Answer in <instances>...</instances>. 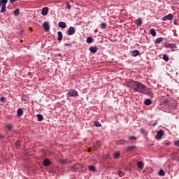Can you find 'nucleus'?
Masks as SVG:
<instances>
[{"mask_svg": "<svg viewBox=\"0 0 179 179\" xmlns=\"http://www.w3.org/2000/svg\"><path fill=\"white\" fill-rule=\"evenodd\" d=\"M60 164H68V159H60L59 160Z\"/></svg>", "mask_w": 179, "mask_h": 179, "instance_id": "6ab92c4d", "label": "nucleus"}, {"mask_svg": "<svg viewBox=\"0 0 179 179\" xmlns=\"http://www.w3.org/2000/svg\"><path fill=\"white\" fill-rule=\"evenodd\" d=\"M43 163L45 167H48V166H50L51 164V161L49 159H45Z\"/></svg>", "mask_w": 179, "mask_h": 179, "instance_id": "1a4fd4ad", "label": "nucleus"}, {"mask_svg": "<svg viewBox=\"0 0 179 179\" xmlns=\"http://www.w3.org/2000/svg\"><path fill=\"white\" fill-rule=\"evenodd\" d=\"M136 26H142V19L138 18Z\"/></svg>", "mask_w": 179, "mask_h": 179, "instance_id": "c85d7f7f", "label": "nucleus"}, {"mask_svg": "<svg viewBox=\"0 0 179 179\" xmlns=\"http://www.w3.org/2000/svg\"><path fill=\"white\" fill-rule=\"evenodd\" d=\"M159 176H161L162 177H164V176H166V173L163 170H159L158 172Z\"/></svg>", "mask_w": 179, "mask_h": 179, "instance_id": "bb28decb", "label": "nucleus"}, {"mask_svg": "<svg viewBox=\"0 0 179 179\" xmlns=\"http://www.w3.org/2000/svg\"><path fill=\"white\" fill-rule=\"evenodd\" d=\"M165 48H171L172 51H176V48H177V45L173 43H165Z\"/></svg>", "mask_w": 179, "mask_h": 179, "instance_id": "20e7f679", "label": "nucleus"}, {"mask_svg": "<svg viewBox=\"0 0 179 179\" xmlns=\"http://www.w3.org/2000/svg\"><path fill=\"white\" fill-rule=\"evenodd\" d=\"M1 136L0 135V138H1Z\"/></svg>", "mask_w": 179, "mask_h": 179, "instance_id": "3c124183", "label": "nucleus"}, {"mask_svg": "<svg viewBox=\"0 0 179 179\" xmlns=\"http://www.w3.org/2000/svg\"><path fill=\"white\" fill-rule=\"evenodd\" d=\"M129 141H136V137L134 136H130L129 138Z\"/></svg>", "mask_w": 179, "mask_h": 179, "instance_id": "4c0bfd02", "label": "nucleus"}, {"mask_svg": "<svg viewBox=\"0 0 179 179\" xmlns=\"http://www.w3.org/2000/svg\"><path fill=\"white\" fill-rule=\"evenodd\" d=\"M117 175L119 176V177H124V176H125V174L124 173V172L121 171H117Z\"/></svg>", "mask_w": 179, "mask_h": 179, "instance_id": "7c9ffc66", "label": "nucleus"}, {"mask_svg": "<svg viewBox=\"0 0 179 179\" xmlns=\"http://www.w3.org/2000/svg\"><path fill=\"white\" fill-rule=\"evenodd\" d=\"M37 118H38V121H43V120H44V117L43 116V115L41 114H38L36 115Z\"/></svg>", "mask_w": 179, "mask_h": 179, "instance_id": "412c9836", "label": "nucleus"}, {"mask_svg": "<svg viewBox=\"0 0 179 179\" xmlns=\"http://www.w3.org/2000/svg\"><path fill=\"white\" fill-rule=\"evenodd\" d=\"M22 115H23V109L20 108L17 110V116L22 117Z\"/></svg>", "mask_w": 179, "mask_h": 179, "instance_id": "2eb2a0df", "label": "nucleus"}, {"mask_svg": "<svg viewBox=\"0 0 179 179\" xmlns=\"http://www.w3.org/2000/svg\"><path fill=\"white\" fill-rule=\"evenodd\" d=\"M97 50H99L97 46H91L90 48V51L92 52V54H96V52H97Z\"/></svg>", "mask_w": 179, "mask_h": 179, "instance_id": "9d476101", "label": "nucleus"}, {"mask_svg": "<svg viewBox=\"0 0 179 179\" xmlns=\"http://www.w3.org/2000/svg\"><path fill=\"white\" fill-rule=\"evenodd\" d=\"M17 1V0H10V3H11V5H13Z\"/></svg>", "mask_w": 179, "mask_h": 179, "instance_id": "c03bdc74", "label": "nucleus"}, {"mask_svg": "<svg viewBox=\"0 0 179 179\" xmlns=\"http://www.w3.org/2000/svg\"><path fill=\"white\" fill-rule=\"evenodd\" d=\"M94 125L95 127H101V123H100L99 121H94Z\"/></svg>", "mask_w": 179, "mask_h": 179, "instance_id": "72a5a7b5", "label": "nucleus"}, {"mask_svg": "<svg viewBox=\"0 0 179 179\" xmlns=\"http://www.w3.org/2000/svg\"><path fill=\"white\" fill-rule=\"evenodd\" d=\"M57 57H62V54L61 53L57 54Z\"/></svg>", "mask_w": 179, "mask_h": 179, "instance_id": "a18cd8bd", "label": "nucleus"}, {"mask_svg": "<svg viewBox=\"0 0 179 179\" xmlns=\"http://www.w3.org/2000/svg\"><path fill=\"white\" fill-rule=\"evenodd\" d=\"M150 33L153 36V37H156V30L155 29H151L150 30Z\"/></svg>", "mask_w": 179, "mask_h": 179, "instance_id": "b1692460", "label": "nucleus"}, {"mask_svg": "<svg viewBox=\"0 0 179 179\" xmlns=\"http://www.w3.org/2000/svg\"><path fill=\"white\" fill-rule=\"evenodd\" d=\"M163 59L164 61H169L170 59L169 58V56L166 54H165L163 55Z\"/></svg>", "mask_w": 179, "mask_h": 179, "instance_id": "473e14b6", "label": "nucleus"}, {"mask_svg": "<svg viewBox=\"0 0 179 179\" xmlns=\"http://www.w3.org/2000/svg\"><path fill=\"white\" fill-rule=\"evenodd\" d=\"M29 75H31V72H29Z\"/></svg>", "mask_w": 179, "mask_h": 179, "instance_id": "8fccbe9b", "label": "nucleus"}, {"mask_svg": "<svg viewBox=\"0 0 179 179\" xmlns=\"http://www.w3.org/2000/svg\"><path fill=\"white\" fill-rule=\"evenodd\" d=\"M43 27L45 29V31H50V24H48V22H45L43 24Z\"/></svg>", "mask_w": 179, "mask_h": 179, "instance_id": "f8f14e48", "label": "nucleus"}, {"mask_svg": "<svg viewBox=\"0 0 179 179\" xmlns=\"http://www.w3.org/2000/svg\"><path fill=\"white\" fill-rule=\"evenodd\" d=\"M89 169L91 171L96 173V166H94V165H91Z\"/></svg>", "mask_w": 179, "mask_h": 179, "instance_id": "cd10ccee", "label": "nucleus"}, {"mask_svg": "<svg viewBox=\"0 0 179 179\" xmlns=\"http://www.w3.org/2000/svg\"><path fill=\"white\" fill-rule=\"evenodd\" d=\"M137 167L138 169H143V162H142V161L138 162H137Z\"/></svg>", "mask_w": 179, "mask_h": 179, "instance_id": "aec40b11", "label": "nucleus"}, {"mask_svg": "<svg viewBox=\"0 0 179 179\" xmlns=\"http://www.w3.org/2000/svg\"><path fill=\"white\" fill-rule=\"evenodd\" d=\"M131 54H132L133 57H138V55H139V54H140V52L138 50H135L131 51Z\"/></svg>", "mask_w": 179, "mask_h": 179, "instance_id": "f3484780", "label": "nucleus"}, {"mask_svg": "<svg viewBox=\"0 0 179 179\" xmlns=\"http://www.w3.org/2000/svg\"><path fill=\"white\" fill-rule=\"evenodd\" d=\"M75 27H70L67 31L68 36H73V34L76 33Z\"/></svg>", "mask_w": 179, "mask_h": 179, "instance_id": "423d86ee", "label": "nucleus"}, {"mask_svg": "<svg viewBox=\"0 0 179 179\" xmlns=\"http://www.w3.org/2000/svg\"><path fill=\"white\" fill-rule=\"evenodd\" d=\"M107 27V24H106V22H103L101 24V29H106Z\"/></svg>", "mask_w": 179, "mask_h": 179, "instance_id": "c756f323", "label": "nucleus"}, {"mask_svg": "<svg viewBox=\"0 0 179 179\" xmlns=\"http://www.w3.org/2000/svg\"><path fill=\"white\" fill-rule=\"evenodd\" d=\"M174 145H175V146H177L178 148H179V141H176L174 142Z\"/></svg>", "mask_w": 179, "mask_h": 179, "instance_id": "79ce46f5", "label": "nucleus"}, {"mask_svg": "<svg viewBox=\"0 0 179 179\" xmlns=\"http://www.w3.org/2000/svg\"><path fill=\"white\" fill-rule=\"evenodd\" d=\"M135 146L132 145V146H127V152H132L134 150V149H135Z\"/></svg>", "mask_w": 179, "mask_h": 179, "instance_id": "4be33fe9", "label": "nucleus"}, {"mask_svg": "<svg viewBox=\"0 0 179 179\" xmlns=\"http://www.w3.org/2000/svg\"><path fill=\"white\" fill-rule=\"evenodd\" d=\"M143 94H147V96H149V97H150L151 99H153V94L152 93V92H150V89H148L146 88V90L144 91V93H143Z\"/></svg>", "mask_w": 179, "mask_h": 179, "instance_id": "6e6552de", "label": "nucleus"}, {"mask_svg": "<svg viewBox=\"0 0 179 179\" xmlns=\"http://www.w3.org/2000/svg\"><path fill=\"white\" fill-rule=\"evenodd\" d=\"M127 143V141L125 140H119L116 141L117 145H125Z\"/></svg>", "mask_w": 179, "mask_h": 179, "instance_id": "dca6fc26", "label": "nucleus"}, {"mask_svg": "<svg viewBox=\"0 0 179 179\" xmlns=\"http://www.w3.org/2000/svg\"><path fill=\"white\" fill-rule=\"evenodd\" d=\"M87 44H92V43H93V38L90 36L87 38Z\"/></svg>", "mask_w": 179, "mask_h": 179, "instance_id": "a878e982", "label": "nucleus"}, {"mask_svg": "<svg viewBox=\"0 0 179 179\" xmlns=\"http://www.w3.org/2000/svg\"><path fill=\"white\" fill-rule=\"evenodd\" d=\"M141 134H146V130L144 128L141 129Z\"/></svg>", "mask_w": 179, "mask_h": 179, "instance_id": "a19ab883", "label": "nucleus"}, {"mask_svg": "<svg viewBox=\"0 0 179 179\" xmlns=\"http://www.w3.org/2000/svg\"><path fill=\"white\" fill-rule=\"evenodd\" d=\"M42 16H47L48 15V7H45L42 9Z\"/></svg>", "mask_w": 179, "mask_h": 179, "instance_id": "9b49d317", "label": "nucleus"}, {"mask_svg": "<svg viewBox=\"0 0 179 179\" xmlns=\"http://www.w3.org/2000/svg\"><path fill=\"white\" fill-rule=\"evenodd\" d=\"M58 26H59V27H60V29H65L66 27V23L61 21L59 22Z\"/></svg>", "mask_w": 179, "mask_h": 179, "instance_id": "4468645a", "label": "nucleus"}, {"mask_svg": "<svg viewBox=\"0 0 179 179\" xmlns=\"http://www.w3.org/2000/svg\"><path fill=\"white\" fill-rule=\"evenodd\" d=\"M165 145H166V146H169L170 143H166Z\"/></svg>", "mask_w": 179, "mask_h": 179, "instance_id": "49530a36", "label": "nucleus"}, {"mask_svg": "<svg viewBox=\"0 0 179 179\" xmlns=\"http://www.w3.org/2000/svg\"><path fill=\"white\" fill-rule=\"evenodd\" d=\"M67 95L69 97H78V96H79V93L75 90H70L69 92L67 93Z\"/></svg>", "mask_w": 179, "mask_h": 179, "instance_id": "7ed1b4c3", "label": "nucleus"}, {"mask_svg": "<svg viewBox=\"0 0 179 179\" xmlns=\"http://www.w3.org/2000/svg\"><path fill=\"white\" fill-rule=\"evenodd\" d=\"M126 85L128 87H131L132 90L138 93H145L146 87L141 82L134 81V80H128L126 81Z\"/></svg>", "mask_w": 179, "mask_h": 179, "instance_id": "f257e3e1", "label": "nucleus"}, {"mask_svg": "<svg viewBox=\"0 0 179 179\" xmlns=\"http://www.w3.org/2000/svg\"><path fill=\"white\" fill-rule=\"evenodd\" d=\"M118 157H120V153L117 152L115 153L114 159H118Z\"/></svg>", "mask_w": 179, "mask_h": 179, "instance_id": "e433bc0d", "label": "nucleus"}, {"mask_svg": "<svg viewBox=\"0 0 179 179\" xmlns=\"http://www.w3.org/2000/svg\"><path fill=\"white\" fill-rule=\"evenodd\" d=\"M162 41H163V38L159 37V38L156 39L155 44H160V43H162Z\"/></svg>", "mask_w": 179, "mask_h": 179, "instance_id": "393cba45", "label": "nucleus"}, {"mask_svg": "<svg viewBox=\"0 0 179 179\" xmlns=\"http://www.w3.org/2000/svg\"><path fill=\"white\" fill-rule=\"evenodd\" d=\"M18 1H20V0H18Z\"/></svg>", "mask_w": 179, "mask_h": 179, "instance_id": "603ef678", "label": "nucleus"}, {"mask_svg": "<svg viewBox=\"0 0 179 179\" xmlns=\"http://www.w3.org/2000/svg\"><path fill=\"white\" fill-rule=\"evenodd\" d=\"M6 128L8 129V131H12V129H13V125L7 124Z\"/></svg>", "mask_w": 179, "mask_h": 179, "instance_id": "2f4dec72", "label": "nucleus"}, {"mask_svg": "<svg viewBox=\"0 0 179 179\" xmlns=\"http://www.w3.org/2000/svg\"><path fill=\"white\" fill-rule=\"evenodd\" d=\"M94 33H97V29H95V30H94Z\"/></svg>", "mask_w": 179, "mask_h": 179, "instance_id": "09e8293b", "label": "nucleus"}, {"mask_svg": "<svg viewBox=\"0 0 179 179\" xmlns=\"http://www.w3.org/2000/svg\"><path fill=\"white\" fill-rule=\"evenodd\" d=\"M66 8L67 9H69V10H71V4H69V3H66Z\"/></svg>", "mask_w": 179, "mask_h": 179, "instance_id": "58836bf2", "label": "nucleus"}, {"mask_svg": "<svg viewBox=\"0 0 179 179\" xmlns=\"http://www.w3.org/2000/svg\"><path fill=\"white\" fill-rule=\"evenodd\" d=\"M64 47H72V44L71 43H65Z\"/></svg>", "mask_w": 179, "mask_h": 179, "instance_id": "37998d69", "label": "nucleus"}, {"mask_svg": "<svg viewBox=\"0 0 179 179\" xmlns=\"http://www.w3.org/2000/svg\"><path fill=\"white\" fill-rule=\"evenodd\" d=\"M150 125L151 127H156V125H157V122H151V123H150Z\"/></svg>", "mask_w": 179, "mask_h": 179, "instance_id": "ea45409f", "label": "nucleus"}, {"mask_svg": "<svg viewBox=\"0 0 179 179\" xmlns=\"http://www.w3.org/2000/svg\"><path fill=\"white\" fill-rule=\"evenodd\" d=\"M164 104H166V106H169V107H171L173 108V110H176L177 108V101H176L175 99H166L164 101Z\"/></svg>", "mask_w": 179, "mask_h": 179, "instance_id": "f03ea898", "label": "nucleus"}, {"mask_svg": "<svg viewBox=\"0 0 179 179\" xmlns=\"http://www.w3.org/2000/svg\"><path fill=\"white\" fill-rule=\"evenodd\" d=\"M145 106H150L152 104V100L150 99H147L144 101Z\"/></svg>", "mask_w": 179, "mask_h": 179, "instance_id": "a211bd4d", "label": "nucleus"}, {"mask_svg": "<svg viewBox=\"0 0 179 179\" xmlns=\"http://www.w3.org/2000/svg\"><path fill=\"white\" fill-rule=\"evenodd\" d=\"M15 147L17 149L20 148V141H17L15 142Z\"/></svg>", "mask_w": 179, "mask_h": 179, "instance_id": "f704fd0d", "label": "nucleus"}, {"mask_svg": "<svg viewBox=\"0 0 179 179\" xmlns=\"http://www.w3.org/2000/svg\"><path fill=\"white\" fill-rule=\"evenodd\" d=\"M20 13V10L19 8H17L14 10L13 14L15 15V16H19Z\"/></svg>", "mask_w": 179, "mask_h": 179, "instance_id": "5701e85b", "label": "nucleus"}, {"mask_svg": "<svg viewBox=\"0 0 179 179\" xmlns=\"http://www.w3.org/2000/svg\"><path fill=\"white\" fill-rule=\"evenodd\" d=\"M173 23H174V24H177V22L176 20L173 22Z\"/></svg>", "mask_w": 179, "mask_h": 179, "instance_id": "de8ad7c7", "label": "nucleus"}, {"mask_svg": "<svg viewBox=\"0 0 179 179\" xmlns=\"http://www.w3.org/2000/svg\"><path fill=\"white\" fill-rule=\"evenodd\" d=\"M57 35H58V37H57L58 41L59 42L62 41V38L64 37V36L62 35V32L61 31H58Z\"/></svg>", "mask_w": 179, "mask_h": 179, "instance_id": "ddd939ff", "label": "nucleus"}, {"mask_svg": "<svg viewBox=\"0 0 179 179\" xmlns=\"http://www.w3.org/2000/svg\"><path fill=\"white\" fill-rule=\"evenodd\" d=\"M163 135H164V131L161 129L157 132L155 138L156 139H162V138H163Z\"/></svg>", "mask_w": 179, "mask_h": 179, "instance_id": "39448f33", "label": "nucleus"}, {"mask_svg": "<svg viewBox=\"0 0 179 179\" xmlns=\"http://www.w3.org/2000/svg\"><path fill=\"white\" fill-rule=\"evenodd\" d=\"M173 14H169L168 15L164 16L162 17L163 22H166V20H173Z\"/></svg>", "mask_w": 179, "mask_h": 179, "instance_id": "0eeeda50", "label": "nucleus"}, {"mask_svg": "<svg viewBox=\"0 0 179 179\" xmlns=\"http://www.w3.org/2000/svg\"><path fill=\"white\" fill-rule=\"evenodd\" d=\"M0 101H1V103H6V99L5 98V96H2L0 99Z\"/></svg>", "mask_w": 179, "mask_h": 179, "instance_id": "c9c22d12", "label": "nucleus"}]
</instances>
